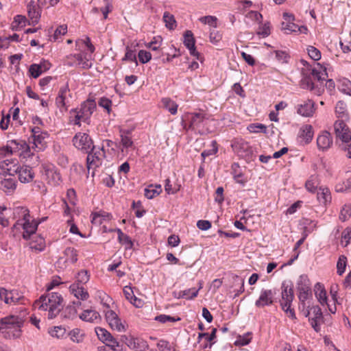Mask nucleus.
<instances>
[{
    "instance_id": "obj_28",
    "label": "nucleus",
    "mask_w": 351,
    "mask_h": 351,
    "mask_svg": "<svg viewBox=\"0 0 351 351\" xmlns=\"http://www.w3.org/2000/svg\"><path fill=\"white\" fill-rule=\"evenodd\" d=\"M314 112V103L311 100L304 101L298 106V113L303 117H311Z\"/></svg>"
},
{
    "instance_id": "obj_38",
    "label": "nucleus",
    "mask_w": 351,
    "mask_h": 351,
    "mask_svg": "<svg viewBox=\"0 0 351 351\" xmlns=\"http://www.w3.org/2000/svg\"><path fill=\"white\" fill-rule=\"evenodd\" d=\"M202 288V284L200 283L199 289L195 287L185 289L179 292V297L184 298L188 300H191L197 297L199 291Z\"/></svg>"
},
{
    "instance_id": "obj_16",
    "label": "nucleus",
    "mask_w": 351,
    "mask_h": 351,
    "mask_svg": "<svg viewBox=\"0 0 351 351\" xmlns=\"http://www.w3.org/2000/svg\"><path fill=\"white\" fill-rule=\"evenodd\" d=\"M43 168V174L49 184L56 186L60 183V175L54 166L52 165H44Z\"/></svg>"
},
{
    "instance_id": "obj_56",
    "label": "nucleus",
    "mask_w": 351,
    "mask_h": 351,
    "mask_svg": "<svg viewBox=\"0 0 351 351\" xmlns=\"http://www.w3.org/2000/svg\"><path fill=\"white\" fill-rule=\"evenodd\" d=\"M252 339L251 333H246L243 336L239 335L237 340L235 341L234 344L236 346H243L247 345Z\"/></svg>"
},
{
    "instance_id": "obj_55",
    "label": "nucleus",
    "mask_w": 351,
    "mask_h": 351,
    "mask_svg": "<svg viewBox=\"0 0 351 351\" xmlns=\"http://www.w3.org/2000/svg\"><path fill=\"white\" fill-rule=\"evenodd\" d=\"M30 247L38 252L44 250L45 247V239L43 237H39L37 241L30 243Z\"/></svg>"
},
{
    "instance_id": "obj_20",
    "label": "nucleus",
    "mask_w": 351,
    "mask_h": 351,
    "mask_svg": "<svg viewBox=\"0 0 351 351\" xmlns=\"http://www.w3.org/2000/svg\"><path fill=\"white\" fill-rule=\"evenodd\" d=\"M121 338L125 339L127 346L135 351H145L149 348L147 342L141 338L131 337L128 339L126 336H122Z\"/></svg>"
},
{
    "instance_id": "obj_43",
    "label": "nucleus",
    "mask_w": 351,
    "mask_h": 351,
    "mask_svg": "<svg viewBox=\"0 0 351 351\" xmlns=\"http://www.w3.org/2000/svg\"><path fill=\"white\" fill-rule=\"evenodd\" d=\"M162 104L171 114H176L178 111V104L168 97L162 99Z\"/></svg>"
},
{
    "instance_id": "obj_27",
    "label": "nucleus",
    "mask_w": 351,
    "mask_h": 351,
    "mask_svg": "<svg viewBox=\"0 0 351 351\" xmlns=\"http://www.w3.org/2000/svg\"><path fill=\"white\" fill-rule=\"evenodd\" d=\"M27 12L32 23H36L38 22L40 17V11L35 2L32 1L27 4Z\"/></svg>"
},
{
    "instance_id": "obj_19",
    "label": "nucleus",
    "mask_w": 351,
    "mask_h": 351,
    "mask_svg": "<svg viewBox=\"0 0 351 351\" xmlns=\"http://www.w3.org/2000/svg\"><path fill=\"white\" fill-rule=\"evenodd\" d=\"M282 300L280 306H287V304H291L294 295L293 285L291 282H284L282 285Z\"/></svg>"
},
{
    "instance_id": "obj_15",
    "label": "nucleus",
    "mask_w": 351,
    "mask_h": 351,
    "mask_svg": "<svg viewBox=\"0 0 351 351\" xmlns=\"http://www.w3.org/2000/svg\"><path fill=\"white\" fill-rule=\"evenodd\" d=\"M305 316L309 317L312 327L315 331L320 330L319 322L323 319L322 312L318 306H313L305 312Z\"/></svg>"
},
{
    "instance_id": "obj_40",
    "label": "nucleus",
    "mask_w": 351,
    "mask_h": 351,
    "mask_svg": "<svg viewBox=\"0 0 351 351\" xmlns=\"http://www.w3.org/2000/svg\"><path fill=\"white\" fill-rule=\"evenodd\" d=\"M69 336L73 342L79 343L83 341L85 334L81 329L74 328L69 332Z\"/></svg>"
},
{
    "instance_id": "obj_13",
    "label": "nucleus",
    "mask_w": 351,
    "mask_h": 351,
    "mask_svg": "<svg viewBox=\"0 0 351 351\" xmlns=\"http://www.w3.org/2000/svg\"><path fill=\"white\" fill-rule=\"evenodd\" d=\"M297 288L299 291V300L304 302L311 293V284L307 276L301 275L299 277L297 281Z\"/></svg>"
},
{
    "instance_id": "obj_42",
    "label": "nucleus",
    "mask_w": 351,
    "mask_h": 351,
    "mask_svg": "<svg viewBox=\"0 0 351 351\" xmlns=\"http://www.w3.org/2000/svg\"><path fill=\"white\" fill-rule=\"evenodd\" d=\"M65 261L75 263L77 261V252L73 247H66L64 251Z\"/></svg>"
},
{
    "instance_id": "obj_50",
    "label": "nucleus",
    "mask_w": 351,
    "mask_h": 351,
    "mask_svg": "<svg viewBox=\"0 0 351 351\" xmlns=\"http://www.w3.org/2000/svg\"><path fill=\"white\" fill-rule=\"evenodd\" d=\"M338 88L343 93L351 95V82L349 80H341L338 85Z\"/></svg>"
},
{
    "instance_id": "obj_61",
    "label": "nucleus",
    "mask_w": 351,
    "mask_h": 351,
    "mask_svg": "<svg viewBox=\"0 0 351 351\" xmlns=\"http://www.w3.org/2000/svg\"><path fill=\"white\" fill-rule=\"evenodd\" d=\"M138 57L142 64H145L152 59V54L150 52L145 50H140L138 53Z\"/></svg>"
},
{
    "instance_id": "obj_32",
    "label": "nucleus",
    "mask_w": 351,
    "mask_h": 351,
    "mask_svg": "<svg viewBox=\"0 0 351 351\" xmlns=\"http://www.w3.org/2000/svg\"><path fill=\"white\" fill-rule=\"evenodd\" d=\"M69 290L78 300H86L89 297L88 291L82 286L71 285L69 287Z\"/></svg>"
},
{
    "instance_id": "obj_25",
    "label": "nucleus",
    "mask_w": 351,
    "mask_h": 351,
    "mask_svg": "<svg viewBox=\"0 0 351 351\" xmlns=\"http://www.w3.org/2000/svg\"><path fill=\"white\" fill-rule=\"evenodd\" d=\"M190 124L189 129L192 130H198L200 132V128L205 120V114L203 112H197L191 114L189 117Z\"/></svg>"
},
{
    "instance_id": "obj_34",
    "label": "nucleus",
    "mask_w": 351,
    "mask_h": 351,
    "mask_svg": "<svg viewBox=\"0 0 351 351\" xmlns=\"http://www.w3.org/2000/svg\"><path fill=\"white\" fill-rule=\"evenodd\" d=\"M16 189V182L13 178H0V189L7 194H10Z\"/></svg>"
},
{
    "instance_id": "obj_51",
    "label": "nucleus",
    "mask_w": 351,
    "mask_h": 351,
    "mask_svg": "<svg viewBox=\"0 0 351 351\" xmlns=\"http://www.w3.org/2000/svg\"><path fill=\"white\" fill-rule=\"evenodd\" d=\"M14 152V145L9 143L4 147H0V159L10 156Z\"/></svg>"
},
{
    "instance_id": "obj_46",
    "label": "nucleus",
    "mask_w": 351,
    "mask_h": 351,
    "mask_svg": "<svg viewBox=\"0 0 351 351\" xmlns=\"http://www.w3.org/2000/svg\"><path fill=\"white\" fill-rule=\"evenodd\" d=\"M90 276L86 270H81L76 276V282L73 285L82 286L89 280Z\"/></svg>"
},
{
    "instance_id": "obj_37",
    "label": "nucleus",
    "mask_w": 351,
    "mask_h": 351,
    "mask_svg": "<svg viewBox=\"0 0 351 351\" xmlns=\"http://www.w3.org/2000/svg\"><path fill=\"white\" fill-rule=\"evenodd\" d=\"M110 215L105 211H99L92 214V223L100 226L104 221L110 219Z\"/></svg>"
},
{
    "instance_id": "obj_5",
    "label": "nucleus",
    "mask_w": 351,
    "mask_h": 351,
    "mask_svg": "<svg viewBox=\"0 0 351 351\" xmlns=\"http://www.w3.org/2000/svg\"><path fill=\"white\" fill-rule=\"evenodd\" d=\"M11 144L14 145V152L21 151V156L26 159H29V162L33 166H37L40 163V156L36 152H38L37 149L33 145H29L24 141H17L16 140L10 141Z\"/></svg>"
},
{
    "instance_id": "obj_33",
    "label": "nucleus",
    "mask_w": 351,
    "mask_h": 351,
    "mask_svg": "<svg viewBox=\"0 0 351 351\" xmlns=\"http://www.w3.org/2000/svg\"><path fill=\"white\" fill-rule=\"evenodd\" d=\"M313 137V128L311 125H303L299 132V138L304 142L305 144L309 143Z\"/></svg>"
},
{
    "instance_id": "obj_8",
    "label": "nucleus",
    "mask_w": 351,
    "mask_h": 351,
    "mask_svg": "<svg viewBox=\"0 0 351 351\" xmlns=\"http://www.w3.org/2000/svg\"><path fill=\"white\" fill-rule=\"evenodd\" d=\"M72 142L75 148L85 154L94 148L93 141L86 133L77 132L73 136Z\"/></svg>"
},
{
    "instance_id": "obj_29",
    "label": "nucleus",
    "mask_w": 351,
    "mask_h": 351,
    "mask_svg": "<svg viewBox=\"0 0 351 351\" xmlns=\"http://www.w3.org/2000/svg\"><path fill=\"white\" fill-rule=\"evenodd\" d=\"M120 136L121 152H124L125 150L133 146V141L130 136V131L128 130H120Z\"/></svg>"
},
{
    "instance_id": "obj_57",
    "label": "nucleus",
    "mask_w": 351,
    "mask_h": 351,
    "mask_svg": "<svg viewBox=\"0 0 351 351\" xmlns=\"http://www.w3.org/2000/svg\"><path fill=\"white\" fill-rule=\"evenodd\" d=\"M307 52L309 57L313 60H319L321 58L320 51L313 46H308L307 47Z\"/></svg>"
},
{
    "instance_id": "obj_24",
    "label": "nucleus",
    "mask_w": 351,
    "mask_h": 351,
    "mask_svg": "<svg viewBox=\"0 0 351 351\" xmlns=\"http://www.w3.org/2000/svg\"><path fill=\"white\" fill-rule=\"evenodd\" d=\"M232 147L234 151L241 156L247 154L250 149L249 143L242 138L235 139L232 143Z\"/></svg>"
},
{
    "instance_id": "obj_44",
    "label": "nucleus",
    "mask_w": 351,
    "mask_h": 351,
    "mask_svg": "<svg viewBox=\"0 0 351 351\" xmlns=\"http://www.w3.org/2000/svg\"><path fill=\"white\" fill-rule=\"evenodd\" d=\"M118 240L119 241L125 245L126 249H131L133 246V243L130 238L125 234H124L121 229H117Z\"/></svg>"
},
{
    "instance_id": "obj_58",
    "label": "nucleus",
    "mask_w": 351,
    "mask_h": 351,
    "mask_svg": "<svg viewBox=\"0 0 351 351\" xmlns=\"http://www.w3.org/2000/svg\"><path fill=\"white\" fill-rule=\"evenodd\" d=\"M247 129L252 133H257V132H260L265 133L266 130H267L266 126L261 123L250 124L248 126Z\"/></svg>"
},
{
    "instance_id": "obj_36",
    "label": "nucleus",
    "mask_w": 351,
    "mask_h": 351,
    "mask_svg": "<svg viewBox=\"0 0 351 351\" xmlns=\"http://www.w3.org/2000/svg\"><path fill=\"white\" fill-rule=\"evenodd\" d=\"M47 136V133L43 132L42 134H36V136L32 137V145L35 146V147L37 149V151H42L45 149L47 144L45 139Z\"/></svg>"
},
{
    "instance_id": "obj_62",
    "label": "nucleus",
    "mask_w": 351,
    "mask_h": 351,
    "mask_svg": "<svg viewBox=\"0 0 351 351\" xmlns=\"http://www.w3.org/2000/svg\"><path fill=\"white\" fill-rule=\"evenodd\" d=\"M105 344L112 348L114 351H118L121 350V345L119 341L111 335V338H109L105 343Z\"/></svg>"
},
{
    "instance_id": "obj_45",
    "label": "nucleus",
    "mask_w": 351,
    "mask_h": 351,
    "mask_svg": "<svg viewBox=\"0 0 351 351\" xmlns=\"http://www.w3.org/2000/svg\"><path fill=\"white\" fill-rule=\"evenodd\" d=\"M67 32V26L62 25L58 26L54 31L53 34L51 36L50 40L53 41H60L62 36Z\"/></svg>"
},
{
    "instance_id": "obj_26",
    "label": "nucleus",
    "mask_w": 351,
    "mask_h": 351,
    "mask_svg": "<svg viewBox=\"0 0 351 351\" xmlns=\"http://www.w3.org/2000/svg\"><path fill=\"white\" fill-rule=\"evenodd\" d=\"M77 66L88 69L92 66V56L87 52L76 53Z\"/></svg>"
},
{
    "instance_id": "obj_64",
    "label": "nucleus",
    "mask_w": 351,
    "mask_h": 351,
    "mask_svg": "<svg viewBox=\"0 0 351 351\" xmlns=\"http://www.w3.org/2000/svg\"><path fill=\"white\" fill-rule=\"evenodd\" d=\"M157 346L160 351H175L169 342L164 340L159 341L157 343Z\"/></svg>"
},
{
    "instance_id": "obj_30",
    "label": "nucleus",
    "mask_w": 351,
    "mask_h": 351,
    "mask_svg": "<svg viewBox=\"0 0 351 351\" xmlns=\"http://www.w3.org/2000/svg\"><path fill=\"white\" fill-rule=\"evenodd\" d=\"M80 317L83 321L91 323H97L101 319L99 313L95 310L93 309H87L84 311L83 313L80 315Z\"/></svg>"
},
{
    "instance_id": "obj_22",
    "label": "nucleus",
    "mask_w": 351,
    "mask_h": 351,
    "mask_svg": "<svg viewBox=\"0 0 351 351\" xmlns=\"http://www.w3.org/2000/svg\"><path fill=\"white\" fill-rule=\"evenodd\" d=\"M332 144L331 134L328 131H323L317 138V145L319 149L326 150Z\"/></svg>"
},
{
    "instance_id": "obj_52",
    "label": "nucleus",
    "mask_w": 351,
    "mask_h": 351,
    "mask_svg": "<svg viewBox=\"0 0 351 351\" xmlns=\"http://www.w3.org/2000/svg\"><path fill=\"white\" fill-rule=\"evenodd\" d=\"M335 191L338 193L351 191V178L337 184Z\"/></svg>"
},
{
    "instance_id": "obj_59",
    "label": "nucleus",
    "mask_w": 351,
    "mask_h": 351,
    "mask_svg": "<svg viewBox=\"0 0 351 351\" xmlns=\"http://www.w3.org/2000/svg\"><path fill=\"white\" fill-rule=\"evenodd\" d=\"M122 60L134 62L136 64H137V60L135 51L131 49L129 47H127L125 54Z\"/></svg>"
},
{
    "instance_id": "obj_17",
    "label": "nucleus",
    "mask_w": 351,
    "mask_h": 351,
    "mask_svg": "<svg viewBox=\"0 0 351 351\" xmlns=\"http://www.w3.org/2000/svg\"><path fill=\"white\" fill-rule=\"evenodd\" d=\"M20 167L18 159L5 158L0 162V169L9 176H14Z\"/></svg>"
},
{
    "instance_id": "obj_4",
    "label": "nucleus",
    "mask_w": 351,
    "mask_h": 351,
    "mask_svg": "<svg viewBox=\"0 0 351 351\" xmlns=\"http://www.w3.org/2000/svg\"><path fill=\"white\" fill-rule=\"evenodd\" d=\"M327 77L326 69L317 65L312 69L309 75L302 78L301 84L302 88L309 89L315 95H319L324 90L323 83Z\"/></svg>"
},
{
    "instance_id": "obj_10",
    "label": "nucleus",
    "mask_w": 351,
    "mask_h": 351,
    "mask_svg": "<svg viewBox=\"0 0 351 351\" xmlns=\"http://www.w3.org/2000/svg\"><path fill=\"white\" fill-rule=\"evenodd\" d=\"M346 121L337 119L333 125L337 141L339 140L343 143H350L351 141V131L347 125Z\"/></svg>"
},
{
    "instance_id": "obj_9",
    "label": "nucleus",
    "mask_w": 351,
    "mask_h": 351,
    "mask_svg": "<svg viewBox=\"0 0 351 351\" xmlns=\"http://www.w3.org/2000/svg\"><path fill=\"white\" fill-rule=\"evenodd\" d=\"M95 108L96 104L93 100H86L82 103L80 110H74V112L76 113L74 124L80 125V121H85L89 119Z\"/></svg>"
},
{
    "instance_id": "obj_23",
    "label": "nucleus",
    "mask_w": 351,
    "mask_h": 351,
    "mask_svg": "<svg viewBox=\"0 0 351 351\" xmlns=\"http://www.w3.org/2000/svg\"><path fill=\"white\" fill-rule=\"evenodd\" d=\"M195 43L192 32L189 30L186 31L184 36V44L189 50L190 54L196 57L197 59H199V53L196 50Z\"/></svg>"
},
{
    "instance_id": "obj_2",
    "label": "nucleus",
    "mask_w": 351,
    "mask_h": 351,
    "mask_svg": "<svg viewBox=\"0 0 351 351\" xmlns=\"http://www.w3.org/2000/svg\"><path fill=\"white\" fill-rule=\"evenodd\" d=\"M63 298L56 292L49 293L43 295L34 304V308L40 311H47L48 319L56 317L63 307Z\"/></svg>"
},
{
    "instance_id": "obj_6",
    "label": "nucleus",
    "mask_w": 351,
    "mask_h": 351,
    "mask_svg": "<svg viewBox=\"0 0 351 351\" xmlns=\"http://www.w3.org/2000/svg\"><path fill=\"white\" fill-rule=\"evenodd\" d=\"M282 17L284 21L281 23V29L285 34H289L291 33H294L296 34H306L308 33V29L306 26H299L298 25L294 23L295 18L293 14L284 12Z\"/></svg>"
},
{
    "instance_id": "obj_47",
    "label": "nucleus",
    "mask_w": 351,
    "mask_h": 351,
    "mask_svg": "<svg viewBox=\"0 0 351 351\" xmlns=\"http://www.w3.org/2000/svg\"><path fill=\"white\" fill-rule=\"evenodd\" d=\"M95 330L98 339L104 343L109 338H111L112 335L105 328L96 327Z\"/></svg>"
},
{
    "instance_id": "obj_14",
    "label": "nucleus",
    "mask_w": 351,
    "mask_h": 351,
    "mask_svg": "<svg viewBox=\"0 0 351 351\" xmlns=\"http://www.w3.org/2000/svg\"><path fill=\"white\" fill-rule=\"evenodd\" d=\"M105 317L112 330L118 332H125L126 330L125 325L121 322L120 318L114 311L111 309L105 311Z\"/></svg>"
},
{
    "instance_id": "obj_1",
    "label": "nucleus",
    "mask_w": 351,
    "mask_h": 351,
    "mask_svg": "<svg viewBox=\"0 0 351 351\" xmlns=\"http://www.w3.org/2000/svg\"><path fill=\"white\" fill-rule=\"evenodd\" d=\"M13 219L16 220L13 226L12 231L23 230V238L25 240L30 239L35 234L38 223L29 215V211L26 207L17 206L12 210Z\"/></svg>"
},
{
    "instance_id": "obj_11",
    "label": "nucleus",
    "mask_w": 351,
    "mask_h": 351,
    "mask_svg": "<svg viewBox=\"0 0 351 351\" xmlns=\"http://www.w3.org/2000/svg\"><path fill=\"white\" fill-rule=\"evenodd\" d=\"M71 97L68 84L60 87L56 99V104L60 112H66L69 106V99Z\"/></svg>"
},
{
    "instance_id": "obj_60",
    "label": "nucleus",
    "mask_w": 351,
    "mask_h": 351,
    "mask_svg": "<svg viewBox=\"0 0 351 351\" xmlns=\"http://www.w3.org/2000/svg\"><path fill=\"white\" fill-rule=\"evenodd\" d=\"M346 257L344 256H339V260L337 261V273L339 275H342L344 271H345V269H346Z\"/></svg>"
},
{
    "instance_id": "obj_49",
    "label": "nucleus",
    "mask_w": 351,
    "mask_h": 351,
    "mask_svg": "<svg viewBox=\"0 0 351 351\" xmlns=\"http://www.w3.org/2000/svg\"><path fill=\"white\" fill-rule=\"evenodd\" d=\"M11 212L10 208L5 206H0V224L3 227H7L9 225V221L6 216Z\"/></svg>"
},
{
    "instance_id": "obj_31",
    "label": "nucleus",
    "mask_w": 351,
    "mask_h": 351,
    "mask_svg": "<svg viewBox=\"0 0 351 351\" xmlns=\"http://www.w3.org/2000/svg\"><path fill=\"white\" fill-rule=\"evenodd\" d=\"M335 114L337 119L348 121L349 114L347 111V106L343 101H339L335 106Z\"/></svg>"
},
{
    "instance_id": "obj_48",
    "label": "nucleus",
    "mask_w": 351,
    "mask_h": 351,
    "mask_svg": "<svg viewBox=\"0 0 351 351\" xmlns=\"http://www.w3.org/2000/svg\"><path fill=\"white\" fill-rule=\"evenodd\" d=\"M163 21L165 23L166 27L169 29H174L176 27V21L173 15L169 12H165L163 14Z\"/></svg>"
},
{
    "instance_id": "obj_21",
    "label": "nucleus",
    "mask_w": 351,
    "mask_h": 351,
    "mask_svg": "<svg viewBox=\"0 0 351 351\" xmlns=\"http://www.w3.org/2000/svg\"><path fill=\"white\" fill-rule=\"evenodd\" d=\"M16 174L18 175L19 180L22 183H29L34 178V173L32 168L27 165H20Z\"/></svg>"
},
{
    "instance_id": "obj_54",
    "label": "nucleus",
    "mask_w": 351,
    "mask_h": 351,
    "mask_svg": "<svg viewBox=\"0 0 351 351\" xmlns=\"http://www.w3.org/2000/svg\"><path fill=\"white\" fill-rule=\"evenodd\" d=\"M351 217V204H345L340 210L339 219L342 221L348 220Z\"/></svg>"
},
{
    "instance_id": "obj_18",
    "label": "nucleus",
    "mask_w": 351,
    "mask_h": 351,
    "mask_svg": "<svg viewBox=\"0 0 351 351\" xmlns=\"http://www.w3.org/2000/svg\"><path fill=\"white\" fill-rule=\"evenodd\" d=\"M275 294L276 293L271 289L261 290L258 299L255 302V306L258 308H263L271 305Z\"/></svg>"
},
{
    "instance_id": "obj_3",
    "label": "nucleus",
    "mask_w": 351,
    "mask_h": 351,
    "mask_svg": "<svg viewBox=\"0 0 351 351\" xmlns=\"http://www.w3.org/2000/svg\"><path fill=\"white\" fill-rule=\"evenodd\" d=\"M24 316L10 315L0 319V334L5 339H18L21 335Z\"/></svg>"
},
{
    "instance_id": "obj_63",
    "label": "nucleus",
    "mask_w": 351,
    "mask_h": 351,
    "mask_svg": "<svg viewBox=\"0 0 351 351\" xmlns=\"http://www.w3.org/2000/svg\"><path fill=\"white\" fill-rule=\"evenodd\" d=\"M50 334L53 337L62 338L66 334V330L61 326H55L51 331Z\"/></svg>"
},
{
    "instance_id": "obj_39",
    "label": "nucleus",
    "mask_w": 351,
    "mask_h": 351,
    "mask_svg": "<svg viewBox=\"0 0 351 351\" xmlns=\"http://www.w3.org/2000/svg\"><path fill=\"white\" fill-rule=\"evenodd\" d=\"M315 296L322 305L327 304L326 291L319 283L315 285Z\"/></svg>"
},
{
    "instance_id": "obj_53",
    "label": "nucleus",
    "mask_w": 351,
    "mask_h": 351,
    "mask_svg": "<svg viewBox=\"0 0 351 351\" xmlns=\"http://www.w3.org/2000/svg\"><path fill=\"white\" fill-rule=\"evenodd\" d=\"M317 184H318V183H317V177L312 176L306 182L305 187L309 192L315 193L317 191Z\"/></svg>"
},
{
    "instance_id": "obj_41",
    "label": "nucleus",
    "mask_w": 351,
    "mask_h": 351,
    "mask_svg": "<svg viewBox=\"0 0 351 351\" xmlns=\"http://www.w3.org/2000/svg\"><path fill=\"white\" fill-rule=\"evenodd\" d=\"M27 23V19L22 15H16L14 16L13 21L11 23V28L12 30L17 31L22 27H25Z\"/></svg>"
},
{
    "instance_id": "obj_12",
    "label": "nucleus",
    "mask_w": 351,
    "mask_h": 351,
    "mask_svg": "<svg viewBox=\"0 0 351 351\" xmlns=\"http://www.w3.org/2000/svg\"><path fill=\"white\" fill-rule=\"evenodd\" d=\"M22 293L18 290H7L5 288H0V300L7 304H16L23 300Z\"/></svg>"
},
{
    "instance_id": "obj_7",
    "label": "nucleus",
    "mask_w": 351,
    "mask_h": 351,
    "mask_svg": "<svg viewBox=\"0 0 351 351\" xmlns=\"http://www.w3.org/2000/svg\"><path fill=\"white\" fill-rule=\"evenodd\" d=\"M88 154L86 162L88 173L93 169L92 176H95V169L100 167L102 164L103 158L105 157V151L104 147H96L94 146Z\"/></svg>"
},
{
    "instance_id": "obj_35",
    "label": "nucleus",
    "mask_w": 351,
    "mask_h": 351,
    "mask_svg": "<svg viewBox=\"0 0 351 351\" xmlns=\"http://www.w3.org/2000/svg\"><path fill=\"white\" fill-rule=\"evenodd\" d=\"M317 198L320 204L326 205L330 203L332 197L329 189L326 187H320L317 193Z\"/></svg>"
}]
</instances>
